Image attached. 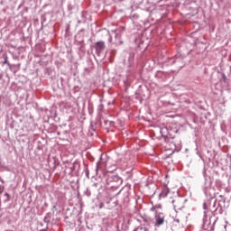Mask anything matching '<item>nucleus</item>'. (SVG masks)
Segmentation results:
<instances>
[{
	"label": "nucleus",
	"instance_id": "1",
	"mask_svg": "<svg viewBox=\"0 0 231 231\" xmlns=\"http://www.w3.org/2000/svg\"><path fill=\"white\" fill-rule=\"evenodd\" d=\"M106 48V43L104 42H96V50L97 51H102Z\"/></svg>",
	"mask_w": 231,
	"mask_h": 231
},
{
	"label": "nucleus",
	"instance_id": "2",
	"mask_svg": "<svg viewBox=\"0 0 231 231\" xmlns=\"http://www.w3.org/2000/svg\"><path fill=\"white\" fill-rule=\"evenodd\" d=\"M155 217H156L155 225H157V226H161V225H163V223H165V217H160V216H156Z\"/></svg>",
	"mask_w": 231,
	"mask_h": 231
},
{
	"label": "nucleus",
	"instance_id": "3",
	"mask_svg": "<svg viewBox=\"0 0 231 231\" xmlns=\"http://www.w3.org/2000/svg\"><path fill=\"white\" fill-rule=\"evenodd\" d=\"M167 194H169V188H164L160 194V198H167Z\"/></svg>",
	"mask_w": 231,
	"mask_h": 231
},
{
	"label": "nucleus",
	"instance_id": "4",
	"mask_svg": "<svg viewBox=\"0 0 231 231\" xmlns=\"http://www.w3.org/2000/svg\"><path fill=\"white\" fill-rule=\"evenodd\" d=\"M154 208H162V204L155 205Z\"/></svg>",
	"mask_w": 231,
	"mask_h": 231
},
{
	"label": "nucleus",
	"instance_id": "5",
	"mask_svg": "<svg viewBox=\"0 0 231 231\" xmlns=\"http://www.w3.org/2000/svg\"><path fill=\"white\" fill-rule=\"evenodd\" d=\"M99 208H104V202H101V203L99 204Z\"/></svg>",
	"mask_w": 231,
	"mask_h": 231
},
{
	"label": "nucleus",
	"instance_id": "6",
	"mask_svg": "<svg viewBox=\"0 0 231 231\" xmlns=\"http://www.w3.org/2000/svg\"><path fill=\"white\" fill-rule=\"evenodd\" d=\"M5 64H6V60H5V62H4Z\"/></svg>",
	"mask_w": 231,
	"mask_h": 231
},
{
	"label": "nucleus",
	"instance_id": "7",
	"mask_svg": "<svg viewBox=\"0 0 231 231\" xmlns=\"http://www.w3.org/2000/svg\"><path fill=\"white\" fill-rule=\"evenodd\" d=\"M5 196H8V193H6Z\"/></svg>",
	"mask_w": 231,
	"mask_h": 231
}]
</instances>
